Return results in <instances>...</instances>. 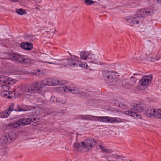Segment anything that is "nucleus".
<instances>
[{
    "instance_id": "obj_1",
    "label": "nucleus",
    "mask_w": 161,
    "mask_h": 161,
    "mask_svg": "<svg viewBox=\"0 0 161 161\" xmlns=\"http://www.w3.org/2000/svg\"><path fill=\"white\" fill-rule=\"evenodd\" d=\"M150 13L149 11L147 9H143L139 10L136 13V14L134 17L129 18L126 20L130 24V26H132L135 23L138 24L139 22H142L143 20V18L148 15Z\"/></svg>"
},
{
    "instance_id": "obj_2",
    "label": "nucleus",
    "mask_w": 161,
    "mask_h": 161,
    "mask_svg": "<svg viewBox=\"0 0 161 161\" xmlns=\"http://www.w3.org/2000/svg\"><path fill=\"white\" fill-rule=\"evenodd\" d=\"M146 106L143 103L136 104L129 110L125 111V114L133 116L136 118H140L141 115L138 114L137 112H142L145 110Z\"/></svg>"
},
{
    "instance_id": "obj_3",
    "label": "nucleus",
    "mask_w": 161,
    "mask_h": 161,
    "mask_svg": "<svg viewBox=\"0 0 161 161\" xmlns=\"http://www.w3.org/2000/svg\"><path fill=\"white\" fill-rule=\"evenodd\" d=\"M117 73L110 71H103V75L104 79L107 83L114 82L113 84L117 85Z\"/></svg>"
},
{
    "instance_id": "obj_4",
    "label": "nucleus",
    "mask_w": 161,
    "mask_h": 161,
    "mask_svg": "<svg viewBox=\"0 0 161 161\" xmlns=\"http://www.w3.org/2000/svg\"><path fill=\"white\" fill-rule=\"evenodd\" d=\"M14 134L13 132L2 134L0 138V145L4 146L14 141L15 140Z\"/></svg>"
},
{
    "instance_id": "obj_5",
    "label": "nucleus",
    "mask_w": 161,
    "mask_h": 161,
    "mask_svg": "<svg viewBox=\"0 0 161 161\" xmlns=\"http://www.w3.org/2000/svg\"><path fill=\"white\" fill-rule=\"evenodd\" d=\"M35 120L36 118L32 117L22 119L14 122L12 126L14 128H17L19 126L29 124L31 122H33Z\"/></svg>"
},
{
    "instance_id": "obj_6",
    "label": "nucleus",
    "mask_w": 161,
    "mask_h": 161,
    "mask_svg": "<svg viewBox=\"0 0 161 161\" xmlns=\"http://www.w3.org/2000/svg\"><path fill=\"white\" fill-rule=\"evenodd\" d=\"M152 79L151 75H146L142 77L139 81V84L143 89L147 88L150 85Z\"/></svg>"
},
{
    "instance_id": "obj_7",
    "label": "nucleus",
    "mask_w": 161,
    "mask_h": 161,
    "mask_svg": "<svg viewBox=\"0 0 161 161\" xmlns=\"http://www.w3.org/2000/svg\"><path fill=\"white\" fill-rule=\"evenodd\" d=\"M84 149L86 150H89L95 146L96 141L93 139L84 140L83 142Z\"/></svg>"
},
{
    "instance_id": "obj_8",
    "label": "nucleus",
    "mask_w": 161,
    "mask_h": 161,
    "mask_svg": "<svg viewBox=\"0 0 161 161\" xmlns=\"http://www.w3.org/2000/svg\"><path fill=\"white\" fill-rule=\"evenodd\" d=\"M102 122L106 123H117L124 122L125 120L119 118H113L111 117H103Z\"/></svg>"
},
{
    "instance_id": "obj_9",
    "label": "nucleus",
    "mask_w": 161,
    "mask_h": 161,
    "mask_svg": "<svg viewBox=\"0 0 161 161\" xmlns=\"http://www.w3.org/2000/svg\"><path fill=\"white\" fill-rule=\"evenodd\" d=\"M80 118L85 120L102 122L103 117L95 116L90 115H80Z\"/></svg>"
},
{
    "instance_id": "obj_10",
    "label": "nucleus",
    "mask_w": 161,
    "mask_h": 161,
    "mask_svg": "<svg viewBox=\"0 0 161 161\" xmlns=\"http://www.w3.org/2000/svg\"><path fill=\"white\" fill-rule=\"evenodd\" d=\"M21 90L24 92H27L30 93L35 92L33 83L31 84L24 86L22 87Z\"/></svg>"
},
{
    "instance_id": "obj_11",
    "label": "nucleus",
    "mask_w": 161,
    "mask_h": 161,
    "mask_svg": "<svg viewBox=\"0 0 161 161\" xmlns=\"http://www.w3.org/2000/svg\"><path fill=\"white\" fill-rule=\"evenodd\" d=\"M20 46L22 48L25 50H30L32 49L33 45L30 43L23 42L21 44Z\"/></svg>"
},
{
    "instance_id": "obj_12",
    "label": "nucleus",
    "mask_w": 161,
    "mask_h": 161,
    "mask_svg": "<svg viewBox=\"0 0 161 161\" xmlns=\"http://www.w3.org/2000/svg\"><path fill=\"white\" fill-rule=\"evenodd\" d=\"M83 145L82 142L80 143L75 142L73 144V147L75 150L80 151L84 149Z\"/></svg>"
},
{
    "instance_id": "obj_13",
    "label": "nucleus",
    "mask_w": 161,
    "mask_h": 161,
    "mask_svg": "<svg viewBox=\"0 0 161 161\" xmlns=\"http://www.w3.org/2000/svg\"><path fill=\"white\" fill-rule=\"evenodd\" d=\"M4 79V80L3 81V82L4 84L12 85L16 82V80L14 79L5 77Z\"/></svg>"
},
{
    "instance_id": "obj_14",
    "label": "nucleus",
    "mask_w": 161,
    "mask_h": 161,
    "mask_svg": "<svg viewBox=\"0 0 161 161\" xmlns=\"http://www.w3.org/2000/svg\"><path fill=\"white\" fill-rule=\"evenodd\" d=\"M65 92H70L73 94H76L79 92L78 89L75 87H71L66 86L64 89Z\"/></svg>"
},
{
    "instance_id": "obj_15",
    "label": "nucleus",
    "mask_w": 161,
    "mask_h": 161,
    "mask_svg": "<svg viewBox=\"0 0 161 161\" xmlns=\"http://www.w3.org/2000/svg\"><path fill=\"white\" fill-rule=\"evenodd\" d=\"M99 147L101 149V152L102 153L106 154H111L113 152L112 150L106 148L102 145H99Z\"/></svg>"
},
{
    "instance_id": "obj_16",
    "label": "nucleus",
    "mask_w": 161,
    "mask_h": 161,
    "mask_svg": "<svg viewBox=\"0 0 161 161\" xmlns=\"http://www.w3.org/2000/svg\"><path fill=\"white\" fill-rule=\"evenodd\" d=\"M35 91H39L43 87V85L40 82H34L33 83Z\"/></svg>"
},
{
    "instance_id": "obj_17",
    "label": "nucleus",
    "mask_w": 161,
    "mask_h": 161,
    "mask_svg": "<svg viewBox=\"0 0 161 161\" xmlns=\"http://www.w3.org/2000/svg\"><path fill=\"white\" fill-rule=\"evenodd\" d=\"M22 56L18 54H14L11 56V59L13 61L20 63Z\"/></svg>"
},
{
    "instance_id": "obj_18",
    "label": "nucleus",
    "mask_w": 161,
    "mask_h": 161,
    "mask_svg": "<svg viewBox=\"0 0 161 161\" xmlns=\"http://www.w3.org/2000/svg\"><path fill=\"white\" fill-rule=\"evenodd\" d=\"M155 109H153L151 108H148L146 112V114L148 117H151L152 116H154Z\"/></svg>"
},
{
    "instance_id": "obj_19",
    "label": "nucleus",
    "mask_w": 161,
    "mask_h": 161,
    "mask_svg": "<svg viewBox=\"0 0 161 161\" xmlns=\"http://www.w3.org/2000/svg\"><path fill=\"white\" fill-rule=\"evenodd\" d=\"M123 87H124L126 88L129 89L133 86L132 84H129L126 80H123L119 83Z\"/></svg>"
},
{
    "instance_id": "obj_20",
    "label": "nucleus",
    "mask_w": 161,
    "mask_h": 161,
    "mask_svg": "<svg viewBox=\"0 0 161 161\" xmlns=\"http://www.w3.org/2000/svg\"><path fill=\"white\" fill-rule=\"evenodd\" d=\"M80 58L81 59L86 60L89 58L88 56L89 54L86 51H82L80 52Z\"/></svg>"
},
{
    "instance_id": "obj_21",
    "label": "nucleus",
    "mask_w": 161,
    "mask_h": 161,
    "mask_svg": "<svg viewBox=\"0 0 161 161\" xmlns=\"http://www.w3.org/2000/svg\"><path fill=\"white\" fill-rule=\"evenodd\" d=\"M78 60L75 59H70L68 60V62L69 65L71 67L77 66V64H78Z\"/></svg>"
},
{
    "instance_id": "obj_22",
    "label": "nucleus",
    "mask_w": 161,
    "mask_h": 161,
    "mask_svg": "<svg viewBox=\"0 0 161 161\" xmlns=\"http://www.w3.org/2000/svg\"><path fill=\"white\" fill-rule=\"evenodd\" d=\"M31 63V60L30 58H24L23 56H22L20 63L23 64H30Z\"/></svg>"
},
{
    "instance_id": "obj_23",
    "label": "nucleus",
    "mask_w": 161,
    "mask_h": 161,
    "mask_svg": "<svg viewBox=\"0 0 161 161\" xmlns=\"http://www.w3.org/2000/svg\"><path fill=\"white\" fill-rule=\"evenodd\" d=\"M10 114V112H9L7 110H6L1 113L0 116L1 118H7L8 116Z\"/></svg>"
},
{
    "instance_id": "obj_24",
    "label": "nucleus",
    "mask_w": 161,
    "mask_h": 161,
    "mask_svg": "<svg viewBox=\"0 0 161 161\" xmlns=\"http://www.w3.org/2000/svg\"><path fill=\"white\" fill-rule=\"evenodd\" d=\"M154 116L157 118L161 119V109H156Z\"/></svg>"
},
{
    "instance_id": "obj_25",
    "label": "nucleus",
    "mask_w": 161,
    "mask_h": 161,
    "mask_svg": "<svg viewBox=\"0 0 161 161\" xmlns=\"http://www.w3.org/2000/svg\"><path fill=\"white\" fill-rule=\"evenodd\" d=\"M78 64H77V66H79L81 68H84L85 69H87L88 67V66L86 64V63L80 62V60H78Z\"/></svg>"
},
{
    "instance_id": "obj_26",
    "label": "nucleus",
    "mask_w": 161,
    "mask_h": 161,
    "mask_svg": "<svg viewBox=\"0 0 161 161\" xmlns=\"http://www.w3.org/2000/svg\"><path fill=\"white\" fill-rule=\"evenodd\" d=\"M8 84H4L1 86V87L2 89V91H8L9 88V86L8 85Z\"/></svg>"
},
{
    "instance_id": "obj_27",
    "label": "nucleus",
    "mask_w": 161,
    "mask_h": 161,
    "mask_svg": "<svg viewBox=\"0 0 161 161\" xmlns=\"http://www.w3.org/2000/svg\"><path fill=\"white\" fill-rule=\"evenodd\" d=\"M16 13L19 15H23L26 13V12L23 9H19L16 10Z\"/></svg>"
},
{
    "instance_id": "obj_28",
    "label": "nucleus",
    "mask_w": 161,
    "mask_h": 161,
    "mask_svg": "<svg viewBox=\"0 0 161 161\" xmlns=\"http://www.w3.org/2000/svg\"><path fill=\"white\" fill-rule=\"evenodd\" d=\"M9 92L8 91H3L2 93V97L8 98H9Z\"/></svg>"
},
{
    "instance_id": "obj_29",
    "label": "nucleus",
    "mask_w": 161,
    "mask_h": 161,
    "mask_svg": "<svg viewBox=\"0 0 161 161\" xmlns=\"http://www.w3.org/2000/svg\"><path fill=\"white\" fill-rule=\"evenodd\" d=\"M136 82V78L133 76H131L130 78V82L129 84H133V86L134 84Z\"/></svg>"
},
{
    "instance_id": "obj_30",
    "label": "nucleus",
    "mask_w": 161,
    "mask_h": 161,
    "mask_svg": "<svg viewBox=\"0 0 161 161\" xmlns=\"http://www.w3.org/2000/svg\"><path fill=\"white\" fill-rule=\"evenodd\" d=\"M42 84L44 85H50V84H49L48 80L47 79H45L42 80Z\"/></svg>"
},
{
    "instance_id": "obj_31",
    "label": "nucleus",
    "mask_w": 161,
    "mask_h": 161,
    "mask_svg": "<svg viewBox=\"0 0 161 161\" xmlns=\"http://www.w3.org/2000/svg\"><path fill=\"white\" fill-rule=\"evenodd\" d=\"M85 3L87 5H91L94 3V1L92 0H85Z\"/></svg>"
},
{
    "instance_id": "obj_32",
    "label": "nucleus",
    "mask_w": 161,
    "mask_h": 161,
    "mask_svg": "<svg viewBox=\"0 0 161 161\" xmlns=\"http://www.w3.org/2000/svg\"><path fill=\"white\" fill-rule=\"evenodd\" d=\"M50 101L51 102H58L59 103V104L60 103V101H58V99L57 98H56L55 96H52L51 98V99H50Z\"/></svg>"
},
{
    "instance_id": "obj_33",
    "label": "nucleus",
    "mask_w": 161,
    "mask_h": 161,
    "mask_svg": "<svg viewBox=\"0 0 161 161\" xmlns=\"http://www.w3.org/2000/svg\"><path fill=\"white\" fill-rule=\"evenodd\" d=\"M15 93V92L14 91H10V92H9L10 95L9 96V98H14Z\"/></svg>"
},
{
    "instance_id": "obj_34",
    "label": "nucleus",
    "mask_w": 161,
    "mask_h": 161,
    "mask_svg": "<svg viewBox=\"0 0 161 161\" xmlns=\"http://www.w3.org/2000/svg\"><path fill=\"white\" fill-rule=\"evenodd\" d=\"M17 108L15 109V111H24L26 110L24 108H20L19 105H18Z\"/></svg>"
},
{
    "instance_id": "obj_35",
    "label": "nucleus",
    "mask_w": 161,
    "mask_h": 161,
    "mask_svg": "<svg viewBox=\"0 0 161 161\" xmlns=\"http://www.w3.org/2000/svg\"><path fill=\"white\" fill-rule=\"evenodd\" d=\"M14 108V103H11L10 104V105L9 106V107L8 109V111H11L13 110Z\"/></svg>"
},
{
    "instance_id": "obj_36",
    "label": "nucleus",
    "mask_w": 161,
    "mask_h": 161,
    "mask_svg": "<svg viewBox=\"0 0 161 161\" xmlns=\"http://www.w3.org/2000/svg\"><path fill=\"white\" fill-rule=\"evenodd\" d=\"M119 106L121 108H125L127 107L126 105L125 104H124L123 103H119Z\"/></svg>"
},
{
    "instance_id": "obj_37",
    "label": "nucleus",
    "mask_w": 161,
    "mask_h": 161,
    "mask_svg": "<svg viewBox=\"0 0 161 161\" xmlns=\"http://www.w3.org/2000/svg\"><path fill=\"white\" fill-rule=\"evenodd\" d=\"M88 62L89 63H94L96 64H99V62L97 61L96 60H92L91 61H88Z\"/></svg>"
},
{
    "instance_id": "obj_38",
    "label": "nucleus",
    "mask_w": 161,
    "mask_h": 161,
    "mask_svg": "<svg viewBox=\"0 0 161 161\" xmlns=\"http://www.w3.org/2000/svg\"><path fill=\"white\" fill-rule=\"evenodd\" d=\"M122 157L121 158H123L121 159V160L123 161H126V159H125V158L124 157H123L122 155H121Z\"/></svg>"
},
{
    "instance_id": "obj_39",
    "label": "nucleus",
    "mask_w": 161,
    "mask_h": 161,
    "mask_svg": "<svg viewBox=\"0 0 161 161\" xmlns=\"http://www.w3.org/2000/svg\"><path fill=\"white\" fill-rule=\"evenodd\" d=\"M157 2L158 4L161 3V0H157Z\"/></svg>"
},
{
    "instance_id": "obj_40",
    "label": "nucleus",
    "mask_w": 161,
    "mask_h": 161,
    "mask_svg": "<svg viewBox=\"0 0 161 161\" xmlns=\"http://www.w3.org/2000/svg\"><path fill=\"white\" fill-rule=\"evenodd\" d=\"M46 32L48 34L49 33H51L50 31H46Z\"/></svg>"
},
{
    "instance_id": "obj_41",
    "label": "nucleus",
    "mask_w": 161,
    "mask_h": 161,
    "mask_svg": "<svg viewBox=\"0 0 161 161\" xmlns=\"http://www.w3.org/2000/svg\"><path fill=\"white\" fill-rule=\"evenodd\" d=\"M40 71H41V70H37V72H40Z\"/></svg>"
},
{
    "instance_id": "obj_42",
    "label": "nucleus",
    "mask_w": 161,
    "mask_h": 161,
    "mask_svg": "<svg viewBox=\"0 0 161 161\" xmlns=\"http://www.w3.org/2000/svg\"><path fill=\"white\" fill-rule=\"evenodd\" d=\"M56 31V30H55L53 32V34H54L55 32Z\"/></svg>"
},
{
    "instance_id": "obj_43",
    "label": "nucleus",
    "mask_w": 161,
    "mask_h": 161,
    "mask_svg": "<svg viewBox=\"0 0 161 161\" xmlns=\"http://www.w3.org/2000/svg\"><path fill=\"white\" fill-rule=\"evenodd\" d=\"M2 58V59H8V58Z\"/></svg>"
},
{
    "instance_id": "obj_44",
    "label": "nucleus",
    "mask_w": 161,
    "mask_h": 161,
    "mask_svg": "<svg viewBox=\"0 0 161 161\" xmlns=\"http://www.w3.org/2000/svg\"><path fill=\"white\" fill-rule=\"evenodd\" d=\"M134 75H137L136 74H134Z\"/></svg>"
}]
</instances>
